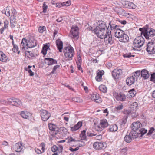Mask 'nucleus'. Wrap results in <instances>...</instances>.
<instances>
[{
	"instance_id": "4c0bfd02",
	"label": "nucleus",
	"mask_w": 155,
	"mask_h": 155,
	"mask_svg": "<svg viewBox=\"0 0 155 155\" xmlns=\"http://www.w3.org/2000/svg\"><path fill=\"white\" fill-rule=\"evenodd\" d=\"M99 90L103 93H106L107 91V89L105 85H101L99 86Z\"/></svg>"
},
{
	"instance_id": "c756f323",
	"label": "nucleus",
	"mask_w": 155,
	"mask_h": 155,
	"mask_svg": "<svg viewBox=\"0 0 155 155\" xmlns=\"http://www.w3.org/2000/svg\"><path fill=\"white\" fill-rule=\"evenodd\" d=\"M129 93L127 95V97L131 98L134 97L136 94L135 91L134 89H132L128 91Z\"/></svg>"
},
{
	"instance_id": "9b49d317",
	"label": "nucleus",
	"mask_w": 155,
	"mask_h": 155,
	"mask_svg": "<svg viewBox=\"0 0 155 155\" xmlns=\"http://www.w3.org/2000/svg\"><path fill=\"white\" fill-rule=\"evenodd\" d=\"M68 133L67 129L64 127H61L58 129L57 134L60 137L63 138L65 137Z\"/></svg>"
},
{
	"instance_id": "ddd939ff",
	"label": "nucleus",
	"mask_w": 155,
	"mask_h": 155,
	"mask_svg": "<svg viewBox=\"0 0 155 155\" xmlns=\"http://www.w3.org/2000/svg\"><path fill=\"white\" fill-rule=\"evenodd\" d=\"M108 124L106 119H103L101 120L100 125H98L96 128L97 131H101L103 128L107 127Z\"/></svg>"
},
{
	"instance_id": "c85d7f7f",
	"label": "nucleus",
	"mask_w": 155,
	"mask_h": 155,
	"mask_svg": "<svg viewBox=\"0 0 155 155\" xmlns=\"http://www.w3.org/2000/svg\"><path fill=\"white\" fill-rule=\"evenodd\" d=\"M8 58L6 55L0 51V61L3 62L7 61Z\"/></svg>"
},
{
	"instance_id": "864d4df0",
	"label": "nucleus",
	"mask_w": 155,
	"mask_h": 155,
	"mask_svg": "<svg viewBox=\"0 0 155 155\" xmlns=\"http://www.w3.org/2000/svg\"><path fill=\"white\" fill-rule=\"evenodd\" d=\"M59 67H60L59 65H56V66H55L53 68V69L51 72V73L52 74L54 73V71L56 70L58 68H59Z\"/></svg>"
},
{
	"instance_id": "e2e57ef3",
	"label": "nucleus",
	"mask_w": 155,
	"mask_h": 155,
	"mask_svg": "<svg viewBox=\"0 0 155 155\" xmlns=\"http://www.w3.org/2000/svg\"><path fill=\"white\" fill-rule=\"evenodd\" d=\"M2 103L6 105L7 104H9V102L8 101V99L6 100H4L2 101Z\"/></svg>"
},
{
	"instance_id": "9d476101",
	"label": "nucleus",
	"mask_w": 155,
	"mask_h": 155,
	"mask_svg": "<svg viewBox=\"0 0 155 155\" xmlns=\"http://www.w3.org/2000/svg\"><path fill=\"white\" fill-rule=\"evenodd\" d=\"M41 119L44 121H46L51 117L50 113L45 110H41L40 111Z\"/></svg>"
},
{
	"instance_id": "bb28decb",
	"label": "nucleus",
	"mask_w": 155,
	"mask_h": 155,
	"mask_svg": "<svg viewBox=\"0 0 155 155\" xmlns=\"http://www.w3.org/2000/svg\"><path fill=\"white\" fill-rule=\"evenodd\" d=\"M135 81V78L133 76L130 77L127 79V84L130 86Z\"/></svg>"
},
{
	"instance_id": "5fc2aeb1",
	"label": "nucleus",
	"mask_w": 155,
	"mask_h": 155,
	"mask_svg": "<svg viewBox=\"0 0 155 155\" xmlns=\"http://www.w3.org/2000/svg\"><path fill=\"white\" fill-rule=\"evenodd\" d=\"M79 149V147H77L75 149H73V148L71 147H70L69 148V150L72 152H74L75 151H76L78 150Z\"/></svg>"
},
{
	"instance_id": "603ef678",
	"label": "nucleus",
	"mask_w": 155,
	"mask_h": 155,
	"mask_svg": "<svg viewBox=\"0 0 155 155\" xmlns=\"http://www.w3.org/2000/svg\"><path fill=\"white\" fill-rule=\"evenodd\" d=\"M57 146L56 145L53 146L51 148V150L53 152H55L57 151L58 150Z\"/></svg>"
},
{
	"instance_id": "c03bdc74",
	"label": "nucleus",
	"mask_w": 155,
	"mask_h": 155,
	"mask_svg": "<svg viewBox=\"0 0 155 155\" xmlns=\"http://www.w3.org/2000/svg\"><path fill=\"white\" fill-rule=\"evenodd\" d=\"M72 100L76 102H80L82 101V100L78 97H74L73 98Z\"/></svg>"
},
{
	"instance_id": "09e8293b",
	"label": "nucleus",
	"mask_w": 155,
	"mask_h": 155,
	"mask_svg": "<svg viewBox=\"0 0 155 155\" xmlns=\"http://www.w3.org/2000/svg\"><path fill=\"white\" fill-rule=\"evenodd\" d=\"M15 98H9L8 99V101L9 104H11L13 106V104L14 103V100Z\"/></svg>"
},
{
	"instance_id": "69168bd1",
	"label": "nucleus",
	"mask_w": 155,
	"mask_h": 155,
	"mask_svg": "<svg viewBox=\"0 0 155 155\" xmlns=\"http://www.w3.org/2000/svg\"><path fill=\"white\" fill-rule=\"evenodd\" d=\"M102 137L101 135H98L96 137V138L97 140H100L102 138Z\"/></svg>"
},
{
	"instance_id": "5701e85b",
	"label": "nucleus",
	"mask_w": 155,
	"mask_h": 155,
	"mask_svg": "<svg viewBox=\"0 0 155 155\" xmlns=\"http://www.w3.org/2000/svg\"><path fill=\"white\" fill-rule=\"evenodd\" d=\"M56 44L58 49L60 52H62L63 47V43L60 39H58L56 41Z\"/></svg>"
},
{
	"instance_id": "13d9d810",
	"label": "nucleus",
	"mask_w": 155,
	"mask_h": 155,
	"mask_svg": "<svg viewBox=\"0 0 155 155\" xmlns=\"http://www.w3.org/2000/svg\"><path fill=\"white\" fill-rule=\"evenodd\" d=\"M154 130V128H151L149 130L148 133H147L148 135H150L153 132Z\"/></svg>"
},
{
	"instance_id": "4468645a",
	"label": "nucleus",
	"mask_w": 155,
	"mask_h": 155,
	"mask_svg": "<svg viewBox=\"0 0 155 155\" xmlns=\"http://www.w3.org/2000/svg\"><path fill=\"white\" fill-rule=\"evenodd\" d=\"M106 146V144L102 142H96L94 143L93 145L94 148L98 150L104 149Z\"/></svg>"
},
{
	"instance_id": "8fccbe9b",
	"label": "nucleus",
	"mask_w": 155,
	"mask_h": 155,
	"mask_svg": "<svg viewBox=\"0 0 155 155\" xmlns=\"http://www.w3.org/2000/svg\"><path fill=\"white\" fill-rule=\"evenodd\" d=\"M15 98H9L8 99V101L9 104H11L13 106V104L14 103V100Z\"/></svg>"
},
{
	"instance_id": "f8f14e48",
	"label": "nucleus",
	"mask_w": 155,
	"mask_h": 155,
	"mask_svg": "<svg viewBox=\"0 0 155 155\" xmlns=\"http://www.w3.org/2000/svg\"><path fill=\"white\" fill-rule=\"evenodd\" d=\"M104 41L107 43L111 44L113 42L112 41V35L111 34V31L107 29V30L106 33L104 35Z\"/></svg>"
},
{
	"instance_id": "aec40b11",
	"label": "nucleus",
	"mask_w": 155,
	"mask_h": 155,
	"mask_svg": "<svg viewBox=\"0 0 155 155\" xmlns=\"http://www.w3.org/2000/svg\"><path fill=\"white\" fill-rule=\"evenodd\" d=\"M23 146L20 142H18L13 146V148L16 152H20L23 149Z\"/></svg>"
},
{
	"instance_id": "1a4fd4ad",
	"label": "nucleus",
	"mask_w": 155,
	"mask_h": 155,
	"mask_svg": "<svg viewBox=\"0 0 155 155\" xmlns=\"http://www.w3.org/2000/svg\"><path fill=\"white\" fill-rule=\"evenodd\" d=\"M147 130H144L143 132H138L137 131L133 130L131 131L129 133L130 135L133 138H136L137 137H141L144 134L146 133Z\"/></svg>"
},
{
	"instance_id": "7c9ffc66",
	"label": "nucleus",
	"mask_w": 155,
	"mask_h": 155,
	"mask_svg": "<svg viewBox=\"0 0 155 155\" xmlns=\"http://www.w3.org/2000/svg\"><path fill=\"white\" fill-rule=\"evenodd\" d=\"M9 22L8 20H6L4 21V26L0 29V33L2 34L4 30L8 28Z\"/></svg>"
},
{
	"instance_id": "bf43d9fd",
	"label": "nucleus",
	"mask_w": 155,
	"mask_h": 155,
	"mask_svg": "<svg viewBox=\"0 0 155 155\" xmlns=\"http://www.w3.org/2000/svg\"><path fill=\"white\" fill-rule=\"evenodd\" d=\"M35 150L36 153L38 154H40L42 153L41 150L38 148H35Z\"/></svg>"
},
{
	"instance_id": "a19ab883",
	"label": "nucleus",
	"mask_w": 155,
	"mask_h": 155,
	"mask_svg": "<svg viewBox=\"0 0 155 155\" xmlns=\"http://www.w3.org/2000/svg\"><path fill=\"white\" fill-rule=\"evenodd\" d=\"M66 140H68L67 142L68 143L71 142H77L78 141L76 140L74 138H73L71 137H68L66 139Z\"/></svg>"
},
{
	"instance_id": "2f4dec72",
	"label": "nucleus",
	"mask_w": 155,
	"mask_h": 155,
	"mask_svg": "<svg viewBox=\"0 0 155 155\" xmlns=\"http://www.w3.org/2000/svg\"><path fill=\"white\" fill-rule=\"evenodd\" d=\"M118 127L116 124H113L110 125L109 127V131L111 132H114L117 130Z\"/></svg>"
},
{
	"instance_id": "f3484780",
	"label": "nucleus",
	"mask_w": 155,
	"mask_h": 155,
	"mask_svg": "<svg viewBox=\"0 0 155 155\" xmlns=\"http://www.w3.org/2000/svg\"><path fill=\"white\" fill-rule=\"evenodd\" d=\"M71 34L73 38L78 37L79 34V29L77 26L72 27L70 31Z\"/></svg>"
},
{
	"instance_id": "72a5a7b5",
	"label": "nucleus",
	"mask_w": 155,
	"mask_h": 155,
	"mask_svg": "<svg viewBox=\"0 0 155 155\" xmlns=\"http://www.w3.org/2000/svg\"><path fill=\"white\" fill-rule=\"evenodd\" d=\"M21 104V101L18 99L15 98L14 100V103L13 104V106H19Z\"/></svg>"
},
{
	"instance_id": "393cba45",
	"label": "nucleus",
	"mask_w": 155,
	"mask_h": 155,
	"mask_svg": "<svg viewBox=\"0 0 155 155\" xmlns=\"http://www.w3.org/2000/svg\"><path fill=\"white\" fill-rule=\"evenodd\" d=\"M82 126V123L81 121H79L78 123L73 127H70L71 130L72 131H74L79 129Z\"/></svg>"
},
{
	"instance_id": "a211bd4d",
	"label": "nucleus",
	"mask_w": 155,
	"mask_h": 155,
	"mask_svg": "<svg viewBox=\"0 0 155 155\" xmlns=\"http://www.w3.org/2000/svg\"><path fill=\"white\" fill-rule=\"evenodd\" d=\"M44 60L45 63L48 65H52L57 63L56 60L50 58H45Z\"/></svg>"
},
{
	"instance_id": "338daca9",
	"label": "nucleus",
	"mask_w": 155,
	"mask_h": 155,
	"mask_svg": "<svg viewBox=\"0 0 155 155\" xmlns=\"http://www.w3.org/2000/svg\"><path fill=\"white\" fill-rule=\"evenodd\" d=\"M5 13L6 15L7 16H8V17L10 16V10H8L7 11V12H6Z\"/></svg>"
},
{
	"instance_id": "de8ad7c7",
	"label": "nucleus",
	"mask_w": 155,
	"mask_h": 155,
	"mask_svg": "<svg viewBox=\"0 0 155 155\" xmlns=\"http://www.w3.org/2000/svg\"><path fill=\"white\" fill-rule=\"evenodd\" d=\"M71 5V2L70 1H68L67 2H64L62 4V6H68Z\"/></svg>"
},
{
	"instance_id": "774afa93",
	"label": "nucleus",
	"mask_w": 155,
	"mask_h": 155,
	"mask_svg": "<svg viewBox=\"0 0 155 155\" xmlns=\"http://www.w3.org/2000/svg\"><path fill=\"white\" fill-rule=\"evenodd\" d=\"M63 20L62 18L61 17H59L57 20L56 21L57 22H61Z\"/></svg>"
},
{
	"instance_id": "473e14b6",
	"label": "nucleus",
	"mask_w": 155,
	"mask_h": 155,
	"mask_svg": "<svg viewBox=\"0 0 155 155\" xmlns=\"http://www.w3.org/2000/svg\"><path fill=\"white\" fill-rule=\"evenodd\" d=\"M86 131L83 130L81 132V134L80 135V137L81 138V140L87 141V137L86 135Z\"/></svg>"
},
{
	"instance_id": "0eeeda50",
	"label": "nucleus",
	"mask_w": 155,
	"mask_h": 155,
	"mask_svg": "<svg viewBox=\"0 0 155 155\" xmlns=\"http://www.w3.org/2000/svg\"><path fill=\"white\" fill-rule=\"evenodd\" d=\"M122 73V71L121 69H116L112 71V74L113 78L116 81H118L119 78L121 77Z\"/></svg>"
},
{
	"instance_id": "7ed1b4c3",
	"label": "nucleus",
	"mask_w": 155,
	"mask_h": 155,
	"mask_svg": "<svg viewBox=\"0 0 155 155\" xmlns=\"http://www.w3.org/2000/svg\"><path fill=\"white\" fill-rule=\"evenodd\" d=\"M63 52L64 56L68 59H72L74 56V51L73 48L71 46H68L64 47Z\"/></svg>"
},
{
	"instance_id": "680f3d73",
	"label": "nucleus",
	"mask_w": 155,
	"mask_h": 155,
	"mask_svg": "<svg viewBox=\"0 0 155 155\" xmlns=\"http://www.w3.org/2000/svg\"><path fill=\"white\" fill-rule=\"evenodd\" d=\"M123 105L122 104L118 106L117 107H116V108L117 110H120L121 109H122L123 108Z\"/></svg>"
},
{
	"instance_id": "423d86ee",
	"label": "nucleus",
	"mask_w": 155,
	"mask_h": 155,
	"mask_svg": "<svg viewBox=\"0 0 155 155\" xmlns=\"http://www.w3.org/2000/svg\"><path fill=\"white\" fill-rule=\"evenodd\" d=\"M142 125L140 122H134L131 125V127L133 130L137 131L138 132H143L144 130H147L142 127Z\"/></svg>"
},
{
	"instance_id": "49530a36",
	"label": "nucleus",
	"mask_w": 155,
	"mask_h": 155,
	"mask_svg": "<svg viewBox=\"0 0 155 155\" xmlns=\"http://www.w3.org/2000/svg\"><path fill=\"white\" fill-rule=\"evenodd\" d=\"M57 147L58 148L57 151L59 153L61 152L63 149V146L62 145H59L57 146Z\"/></svg>"
},
{
	"instance_id": "dca6fc26",
	"label": "nucleus",
	"mask_w": 155,
	"mask_h": 155,
	"mask_svg": "<svg viewBox=\"0 0 155 155\" xmlns=\"http://www.w3.org/2000/svg\"><path fill=\"white\" fill-rule=\"evenodd\" d=\"M114 96L116 99L118 101H122L125 100L126 99L125 95L122 93H115Z\"/></svg>"
},
{
	"instance_id": "6e6552de",
	"label": "nucleus",
	"mask_w": 155,
	"mask_h": 155,
	"mask_svg": "<svg viewBox=\"0 0 155 155\" xmlns=\"http://www.w3.org/2000/svg\"><path fill=\"white\" fill-rule=\"evenodd\" d=\"M147 51L150 54L155 53V43L153 42H148L147 45Z\"/></svg>"
},
{
	"instance_id": "412c9836",
	"label": "nucleus",
	"mask_w": 155,
	"mask_h": 155,
	"mask_svg": "<svg viewBox=\"0 0 155 155\" xmlns=\"http://www.w3.org/2000/svg\"><path fill=\"white\" fill-rule=\"evenodd\" d=\"M27 47L29 48H32L35 47L37 45V42L36 41L33 39H30L27 42Z\"/></svg>"
},
{
	"instance_id": "ea45409f",
	"label": "nucleus",
	"mask_w": 155,
	"mask_h": 155,
	"mask_svg": "<svg viewBox=\"0 0 155 155\" xmlns=\"http://www.w3.org/2000/svg\"><path fill=\"white\" fill-rule=\"evenodd\" d=\"M46 30V27L44 26H39L38 27V31L40 33H42Z\"/></svg>"
},
{
	"instance_id": "b1692460",
	"label": "nucleus",
	"mask_w": 155,
	"mask_h": 155,
	"mask_svg": "<svg viewBox=\"0 0 155 155\" xmlns=\"http://www.w3.org/2000/svg\"><path fill=\"white\" fill-rule=\"evenodd\" d=\"M141 77L145 79H148L150 76L149 72L146 70L143 69L141 71Z\"/></svg>"
},
{
	"instance_id": "6ab92c4d",
	"label": "nucleus",
	"mask_w": 155,
	"mask_h": 155,
	"mask_svg": "<svg viewBox=\"0 0 155 155\" xmlns=\"http://www.w3.org/2000/svg\"><path fill=\"white\" fill-rule=\"evenodd\" d=\"M20 115L23 118L25 119H29L31 117L32 114L27 111H23L21 112Z\"/></svg>"
},
{
	"instance_id": "c9c22d12",
	"label": "nucleus",
	"mask_w": 155,
	"mask_h": 155,
	"mask_svg": "<svg viewBox=\"0 0 155 155\" xmlns=\"http://www.w3.org/2000/svg\"><path fill=\"white\" fill-rule=\"evenodd\" d=\"M49 48V45L47 44L44 45L42 48V52L44 55H45L47 53L48 49Z\"/></svg>"
},
{
	"instance_id": "e433bc0d",
	"label": "nucleus",
	"mask_w": 155,
	"mask_h": 155,
	"mask_svg": "<svg viewBox=\"0 0 155 155\" xmlns=\"http://www.w3.org/2000/svg\"><path fill=\"white\" fill-rule=\"evenodd\" d=\"M128 114V115L131 116L132 118H134L137 116L136 113L134 112V110H129L128 112L127 110V114Z\"/></svg>"
},
{
	"instance_id": "79ce46f5",
	"label": "nucleus",
	"mask_w": 155,
	"mask_h": 155,
	"mask_svg": "<svg viewBox=\"0 0 155 155\" xmlns=\"http://www.w3.org/2000/svg\"><path fill=\"white\" fill-rule=\"evenodd\" d=\"M140 74H141V72H140V71H138L134 74L133 76L135 78V79H137L139 77Z\"/></svg>"
},
{
	"instance_id": "58836bf2",
	"label": "nucleus",
	"mask_w": 155,
	"mask_h": 155,
	"mask_svg": "<svg viewBox=\"0 0 155 155\" xmlns=\"http://www.w3.org/2000/svg\"><path fill=\"white\" fill-rule=\"evenodd\" d=\"M25 56L29 58H30L34 56V54L30 51H26L25 52Z\"/></svg>"
},
{
	"instance_id": "a878e982",
	"label": "nucleus",
	"mask_w": 155,
	"mask_h": 155,
	"mask_svg": "<svg viewBox=\"0 0 155 155\" xmlns=\"http://www.w3.org/2000/svg\"><path fill=\"white\" fill-rule=\"evenodd\" d=\"M104 72L103 70L99 71L95 77V79L97 81H100L102 79V76L104 74Z\"/></svg>"
},
{
	"instance_id": "39448f33",
	"label": "nucleus",
	"mask_w": 155,
	"mask_h": 155,
	"mask_svg": "<svg viewBox=\"0 0 155 155\" xmlns=\"http://www.w3.org/2000/svg\"><path fill=\"white\" fill-rule=\"evenodd\" d=\"M145 40L141 36H138L134 40V46L135 47L139 48L141 47L144 43Z\"/></svg>"
},
{
	"instance_id": "f704fd0d",
	"label": "nucleus",
	"mask_w": 155,
	"mask_h": 155,
	"mask_svg": "<svg viewBox=\"0 0 155 155\" xmlns=\"http://www.w3.org/2000/svg\"><path fill=\"white\" fill-rule=\"evenodd\" d=\"M127 8L130 9H134L136 8V6L133 3L128 2L127 3Z\"/></svg>"
},
{
	"instance_id": "052dcab7",
	"label": "nucleus",
	"mask_w": 155,
	"mask_h": 155,
	"mask_svg": "<svg viewBox=\"0 0 155 155\" xmlns=\"http://www.w3.org/2000/svg\"><path fill=\"white\" fill-rule=\"evenodd\" d=\"M87 135L88 137H92L94 136H95L96 135V134L92 133H90L87 132Z\"/></svg>"
},
{
	"instance_id": "4d7b16f0",
	"label": "nucleus",
	"mask_w": 155,
	"mask_h": 155,
	"mask_svg": "<svg viewBox=\"0 0 155 155\" xmlns=\"http://www.w3.org/2000/svg\"><path fill=\"white\" fill-rule=\"evenodd\" d=\"M151 80L155 81V73H153L151 75Z\"/></svg>"
},
{
	"instance_id": "2eb2a0df",
	"label": "nucleus",
	"mask_w": 155,
	"mask_h": 155,
	"mask_svg": "<svg viewBox=\"0 0 155 155\" xmlns=\"http://www.w3.org/2000/svg\"><path fill=\"white\" fill-rule=\"evenodd\" d=\"M48 126L50 130V134L52 136L57 135L58 128L56 126L53 124H48Z\"/></svg>"
},
{
	"instance_id": "cd10ccee",
	"label": "nucleus",
	"mask_w": 155,
	"mask_h": 155,
	"mask_svg": "<svg viewBox=\"0 0 155 155\" xmlns=\"http://www.w3.org/2000/svg\"><path fill=\"white\" fill-rule=\"evenodd\" d=\"M27 40L25 38L22 39L20 45V48L22 50H25L26 46H27Z\"/></svg>"
},
{
	"instance_id": "4be33fe9",
	"label": "nucleus",
	"mask_w": 155,
	"mask_h": 155,
	"mask_svg": "<svg viewBox=\"0 0 155 155\" xmlns=\"http://www.w3.org/2000/svg\"><path fill=\"white\" fill-rule=\"evenodd\" d=\"M91 98L92 101H95L96 103H100L101 102V99L99 94L97 93L93 94Z\"/></svg>"
},
{
	"instance_id": "37998d69",
	"label": "nucleus",
	"mask_w": 155,
	"mask_h": 155,
	"mask_svg": "<svg viewBox=\"0 0 155 155\" xmlns=\"http://www.w3.org/2000/svg\"><path fill=\"white\" fill-rule=\"evenodd\" d=\"M133 137L131 136L130 135V134L129 133V135L127 134V142L130 143V142L132 140Z\"/></svg>"
},
{
	"instance_id": "3c124183",
	"label": "nucleus",
	"mask_w": 155,
	"mask_h": 155,
	"mask_svg": "<svg viewBox=\"0 0 155 155\" xmlns=\"http://www.w3.org/2000/svg\"><path fill=\"white\" fill-rule=\"evenodd\" d=\"M18 49V47L16 45H14L13 48L12 49L13 51L14 52H16Z\"/></svg>"
},
{
	"instance_id": "a18cd8bd",
	"label": "nucleus",
	"mask_w": 155,
	"mask_h": 155,
	"mask_svg": "<svg viewBox=\"0 0 155 155\" xmlns=\"http://www.w3.org/2000/svg\"><path fill=\"white\" fill-rule=\"evenodd\" d=\"M48 8V6L47 5L45 4V3L44 2L43 3V12L44 13H45L46 12Z\"/></svg>"
},
{
	"instance_id": "20e7f679",
	"label": "nucleus",
	"mask_w": 155,
	"mask_h": 155,
	"mask_svg": "<svg viewBox=\"0 0 155 155\" xmlns=\"http://www.w3.org/2000/svg\"><path fill=\"white\" fill-rule=\"evenodd\" d=\"M115 37L119 38L120 42L125 43L126 42V36L125 33L120 29L114 31Z\"/></svg>"
},
{
	"instance_id": "6e6d98bb",
	"label": "nucleus",
	"mask_w": 155,
	"mask_h": 155,
	"mask_svg": "<svg viewBox=\"0 0 155 155\" xmlns=\"http://www.w3.org/2000/svg\"><path fill=\"white\" fill-rule=\"evenodd\" d=\"M25 70L26 71H28L30 76H33L34 75V73L32 72L31 69L28 70L27 69H25Z\"/></svg>"
},
{
	"instance_id": "0e129e2a",
	"label": "nucleus",
	"mask_w": 155,
	"mask_h": 155,
	"mask_svg": "<svg viewBox=\"0 0 155 155\" xmlns=\"http://www.w3.org/2000/svg\"><path fill=\"white\" fill-rule=\"evenodd\" d=\"M15 22H10V26L12 28H13L15 26Z\"/></svg>"
},
{
	"instance_id": "f03ea898",
	"label": "nucleus",
	"mask_w": 155,
	"mask_h": 155,
	"mask_svg": "<svg viewBox=\"0 0 155 155\" xmlns=\"http://www.w3.org/2000/svg\"><path fill=\"white\" fill-rule=\"evenodd\" d=\"M148 25H146V28L144 27L139 28L141 31V35H143L146 39H149L150 37H153L155 35V30L152 28H148Z\"/></svg>"
},
{
	"instance_id": "f257e3e1",
	"label": "nucleus",
	"mask_w": 155,
	"mask_h": 155,
	"mask_svg": "<svg viewBox=\"0 0 155 155\" xmlns=\"http://www.w3.org/2000/svg\"><path fill=\"white\" fill-rule=\"evenodd\" d=\"M97 26L94 29V32L97 36L101 39H103L104 35L106 33L105 30L107 29L105 23L102 21H98Z\"/></svg>"
}]
</instances>
